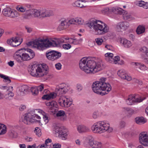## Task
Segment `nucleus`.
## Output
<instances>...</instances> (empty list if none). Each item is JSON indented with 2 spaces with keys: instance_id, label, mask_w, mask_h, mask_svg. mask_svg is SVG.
<instances>
[{
  "instance_id": "nucleus-56",
  "label": "nucleus",
  "mask_w": 148,
  "mask_h": 148,
  "mask_svg": "<svg viewBox=\"0 0 148 148\" xmlns=\"http://www.w3.org/2000/svg\"><path fill=\"white\" fill-rule=\"evenodd\" d=\"M120 60V57L118 56H116L114 58H112V60L114 61L115 64H116V62L119 61Z\"/></svg>"
},
{
  "instance_id": "nucleus-49",
  "label": "nucleus",
  "mask_w": 148,
  "mask_h": 148,
  "mask_svg": "<svg viewBox=\"0 0 148 148\" xmlns=\"http://www.w3.org/2000/svg\"><path fill=\"white\" fill-rule=\"evenodd\" d=\"M123 108L126 111L128 112L130 114H132L134 112V110L130 108L127 107H124Z\"/></svg>"
},
{
  "instance_id": "nucleus-40",
  "label": "nucleus",
  "mask_w": 148,
  "mask_h": 148,
  "mask_svg": "<svg viewBox=\"0 0 148 148\" xmlns=\"http://www.w3.org/2000/svg\"><path fill=\"white\" fill-rule=\"evenodd\" d=\"M106 11H108L109 12H112L115 14H117V11H118V8H112L111 9H109L108 8L106 9Z\"/></svg>"
},
{
  "instance_id": "nucleus-23",
  "label": "nucleus",
  "mask_w": 148,
  "mask_h": 148,
  "mask_svg": "<svg viewBox=\"0 0 148 148\" xmlns=\"http://www.w3.org/2000/svg\"><path fill=\"white\" fill-rule=\"evenodd\" d=\"M86 1L82 0H79L76 1L74 3V6L80 8H83L86 6Z\"/></svg>"
},
{
  "instance_id": "nucleus-13",
  "label": "nucleus",
  "mask_w": 148,
  "mask_h": 148,
  "mask_svg": "<svg viewBox=\"0 0 148 148\" xmlns=\"http://www.w3.org/2000/svg\"><path fill=\"white\" fill-rule=\"evenodd\" d=\"M58 102L60 105L62 107H68L72 104V101L65 97H59Z\"/></svg>"
},
{
  "instance_id": "nucleus-2",
  "label": "nucleus",
  "mask_w": 148,
  "mask_h": 148,
  "mask_svg": "<svg viewBox=\"0 0 148 148\" xmlns=\"http://www.w3.org/2000/svg\"><path fill=\"white\" fill-rule=\"evenodd\" d=\"M40 114L39 109H36L26 114L24 116V118L22 120L23 122L26 124H30L32 123L38 122L41 125L46 124L48 122V117L46 115H43V119L41 120L38 115Z\"/></svg>"
},
{
  "instance_id": "nucleus-34",
  "label": "nucleus",
  "mask_w": 148,
  "mask_h": 148,
  "mask_svg": "<svg viewBox=\"0 0 148 148\" xmlns=\"http://www.w3.org/2000/svg\"><path fill=\"white\" fill-rule=\"evenodd\" d=\"M6 128L5 125L0 123V135L4 134L6 133Z\"/></svg>"
},
{
  "instance_id": "nucleus-16",
  "label": "nucleus",
  "mask_w": 148,
  "mask_h": 148,
  "mask_svg": "<svg viewBox=\"0 0 148 148\" xmlns=\"http://www.w3.org/2000/svg\"><path fill=\"white\" fill-rule=\"evenodd\" d=\"M55 132L59 134V136L62 138V139L65 140L67 136V130L62 127H57L55 129Z\"/></svg>"
},
{
  "instance_id": "nucleus-50",
  "label": "nucleus",
  "mask_w": 148,
  "mask_h": 148,
  "mask_svg": "<svg viewBox=\"0 0 148 148\" xmlns=\"http://www.w3.org/2000/svg\"><path fill=\"white\" fill-rule=\"evenodd\" d=\"M34 9H31L27 10L26 12V14L28 16L33 15Z\"/></svg>"
},
{
  "instance_id": "nucleus-55",
  "label": "nucleus",
  "mask_w": 148,
  "mask_h": 148,
  "mask_svg": "<svg viewBox=\"0 0 148 148\" xmlns=\"http://www.w3.org/2000/svg\"><path fill=\"white\" fill-rule=\"evenodd\" d=\"M1 89L4 90H5L8 92L9 90V87L8 86H3L1 87Z\"/></svg>"
},
{
  "instance_id": "nucleus-44",
  "label": "nucleus",
  "mask_w": 148,
  "mask_h": 148,
  "mask_svg": "<svg viewBox=\"0 0 148 148\" xmlns=\"http://www.w3.org/2000/svg\"><path fill=\"white\" fill-rule=\"evenodd\" d=\"M8 8H4L3 11V14L5 16H9L8 14Z\"/></svg>"
},
{
  "instance_id": "nucleus-5",
  "label": "nucleus",
  "mask_w": 148,
  "mask_h": 148,
  "mask_svg": "<svg viewBox=\"0 0 148 148\" xmlns=\"http://www.w3.org/2000/svg\"><path fill=\"white\" fill-rule=\"evenodd\" d=\"M92 130L95 133H101L105 131L111 132L113 129L110 127L109 124L104 121H99L94 123L92 127Z\"/></svg>"
},
{
  "instance_id": "nucleus-22",
  "label": "nucleus",
  "mask_w": 148,
  "mask_h": 148,
  "mask_svg": "<svg viewBox=\"0 0 148 148\" xmlns=\"http://www.w3.org/2000/svg\"><path fill=\"white\" fill-rule=\"evenodd\" d=\"M120 42L121 44L126 48H129L132 46L131 42L126 39L121 38L120 40Z\"/></svg>"
},
{
  "instance_id": "nucleus-21",
  "label": "nucleus",
  "mask_w": 148,
  "mask_h": 148,
  "mask_svg": "<svg viewBox=\"0 0 148 148\" xmlns=\"http://www.w3.org/2000/svg\"><path fill=\"white\" fill-rule=\"evenodd\" d=\"M131 64L132 66H138L139 69L138 71L140 72H141L143 71L146 70L147 69V67L144 64H141L140 63L132 62L131 63Z\"/></svg>"
},
{
  "instance_id": "nucleus-10",
  "label": "nucleus",
  "mask_w": 148,
  "mask_h": 148,
  "mask_svg": "<svg viewBox=\"0 0 148 148\" xmlns=\"http://www.w3.org/2000/svg\"><path fill=\"white\" fill-rule=\"evenodd\" d=\"M47 58L52 61L56 60L61 56V53L55 50H51L46 53Z\"/></svg>"
},
{
  "instance_id": "nucleus-37",
  "label": "nucleus",
  "mask_w": 148,
  "mask_h": 148,
  "mask_svg": "<svg viewBox=\"0 0 148 148\" xmlns=\"http://www.w3.org/2000/svg\"><path fill=\"white\" fill-rule=\"evenodd\" d=\"M123 16V18L124 20H127L131 18V16L126 11L124 12Z\"/></svg>"
},
{
  "instance_id": "nucleus-39",
  "label": "nucleus",
  "mask_w": 148,
  "mask_h": 148,
  "mask_svg": "<svg viewBox=\"0 0 148 148\" xmlns=\"http://www.w3.org/2000/svg\"><path fill=\"white\" fill-rule=\"evenodd\" d=\"M16 10L19 12H23L26 10V8L22 6L19 5L16 6Z\"/></svg>"
},
{
  "instance_id": "nucleus-27",
  "label": "nucleus",
  "mask_w": 148,
  "mask_h": 148,
  "mask_svg": "<svg viewBox=\"0 0 148 148\" xmlns=\"http://www.w3.org/2000/svg\"><path fill=\"white\" fill-rule=\"evenodd\" d=\"M18 39H16V37H12L10 39V45L13 47H16L20 45L21 43V42L19 44H16L18 42Z\"/></svg>"
},
{
  "instance_id": "nucleus-58",
  "label": "nucleus",
  "mask_w": 148,
  "mask_h": 148,
  "mask_svg": "<svg viewBox=\"0 0 148 148\" xmlns=\"http://www.w3.org/2000/svg\"><path fill=\"white\" fill-rule=\"evenodd\" d=\"M56 68L58 70H60L61 68L62 65L60 63H58L55 65Z\"/></svg>"
},
{
  "instance_id": "nucleus-32",
  "label": "nucleus",
  "mask_w": 148,
  "mask_h": 148,
  "mask_svg": "<svg viewBox=\"0 0 148 148\" xmlns=\"http://www.w3.org/2000/svg\"><path fill=\"white\" fill-rule=\"evenodd\" d=\"M138 6L147 9L148 8V3L145 2L143 1H140L138 3Z\"/></svg>"
},
{
  "instance_id": "nucleus-63",
  "label": "nucleus",
  "mask_w": 148,
  "mask_h": 148,
  "mask_svg": "<svg viewBox=\"0 0 148 148\" xmlns=\"http://www.w3.org/2000/svg\"><path fill=\"white\" fill-rule=\"evenodd\" d=\"M135 81L136 83H138L139 85H142L143 84L141 80L138 79H136Z\"/></svg>"
},
{
  "instance_id": "nucleus-11",
  "label": "nucleus",
  "mask_w": 148,
  "mask_h": 148,
  "mask_svg": "<svg viewBox=\"0 0 148 148\" xmlns=\"http://www.w3.org/2000/svg\"><path fill=\"white\" fill-rule=\"evenodd\" d=\"M87 140L89 145L92 148H101L102 144L101 142L94 140L93 138L91 136L87 137Z\"/></svg>"
},
{
  "instance_id": "nucleus-4",
  "label": "nucleus",
  "mask_w": 148,
  "mask_h": 148,
  "mask_svg": "<svg viewBox=\"0 0 148 148\" xmlns=\"http://www.w3.org/2000/svg\"><path fill=\"white\" fill-rule=\"evenodd\" d=\"M88 26L92 28L95 30L94 33L97 35H102L108 32L109 27L105 23L98 20H92L87 23Z\"/></svg>"
},
{
  "instance_id": "nucleus-18",
  "label": "nucleus",
  "mask_w": 148,
  "mask_h": 148,
  "mask_svg": "<svg viewBox=\"0 0 148 148\" xmlns=\"http://www.w3.org/2000/svg\"><path fill=\"white\" fill-rule=\"evenodd\" d=\"M18 88L17 93L20 96H23L26 94L29 90V87L26 85L20 86L18 87Z\"/></svg>"
},
{
  "instance_id": "nucleus-61",
  "label": "nucleus",
  "mask_w": 148,
  "mask_h": 148,
  "mask_svg": "<svg viewBox=\"0 0 148 148\" xmlns=\"http://www.w3.org/2000/svg\"><path fill=\"white\" fill-rule=\"evenodd\" d=\"M53 146L54 148H60L61 147V145L59 143H57L53 145Z\"/></svg>"
},
{
  "instance_id": "nucleus-64",
  "label": "nucleus",
  "mask_w": 148,
  "mask_h": 148,
  "mask_svg": "<svg viewBox=\"0 0 148 148\" xmlns=\"http://www.w3.org/2000/svg\"><path fill=\"white\" fill-rule=\"evenodd\" d=\"M26 108V106L25 105L21 106L19 108V109L21 111H23Z\"/></svg>"
},
{
  "instance_id": "nucleus-35",
  "label": "nucleus",
  "mask_w": 148,
  "mask_h": 148,
  "mask_svg": "<svg viewBox=\"0 0 148 148\" xmlns=\"http://www.w3.org/2000/svg\"><path fill=\"white\" fill-rule=\"evenodd\" d=\"M65 114V113L64 111L63 110H60L58 111L56 114V116L57 117H62L61 119L62 120H64V116Z\"/></svg>"
},
{
  "instance_id": "nucleus-51",
  "label": "nucleus",
  "mask_w": 148,
  "mask_h": 148,
  "mask_svg": "<svg viewBox=\"0 0 148 148\" xmlns=\"http://www.w3.org/2000/svg\"><path fill=\"white\" fill-rule=\"evenodd\" d=\"M27 53H29V56H32V53L34 54V56H32L33 58L35 56V54L34 52L32 50V49L27 48Z\"/></svg>"
},
{
  "instance_id": "nucleus-6",
  "label": "nucleus",
  "mask_w": 148,
  "mask_h": 148,
  "mask_svg": "<svg viewBox=\"0 0 148 148\" xmlns=\"http://www.w3.org/2000/svg\"><path fill=\"white\" fill-rule=\"evenodd\" d=\"M29 53L27 52L26 49L25 48H22L18 50L14 54V57L16 60L18 62H22V61L29 60L33 58L34 54L32 56H29Z\"/></svg>"
},
{
  "instance_id": "nucleus-20",
  "label": "nucleus",
  "mask_w": 148,
  "mask_h": 148,
  "mask_svg": "<svg viewBox=\"0 0 148 148\" xmlns=\"http://www.w3.org/2000/svg\"><path fill=\"white\" fill-rule=\"evenodd\" d=\"M117 74L122 79H126L127 81H130L131 80V77L128 76L124 70H119L117 72Z\"/></svg>"
},
{
  "instance_id": "nucleus-36",
  "label": "nucleus",
  "mask_w": 148,
  "mask_h": 148,
  "mask_svg": "<svg viewBox=\"0 0 148 148\" xmlns=\"http://www.w3.org/2000/svg\"><path fill=\"white\" fill-rule=\"evenodd\" d=\"M33 10V16L34 17H36L40 16V18L41 17V11H40L39 10L35 9H34Z\"/></svg>"
},
{
  "instance_id": "nucleus-48",
  "label": "nucleus",
  "mask_w": 148,
  "mask_h": 148,
  "mask_svg": "<svg viewBox=\"0 0 148 148\" xmlns=\"http://www.w3.org/2000/svg\"><path fill=\"white\" fill-rule=\"evenodd\" d=\"M77 90L79 92L82 90L83 89V87L82 85L79 84H78L76 86Z\"/></svg>"
},
{
  "instance_id": "nucleus-28",
  "label": "nucleus",
  "mask_w": 148,
  "mask_h": 148,
  "mask_svg": "<svg viewBox=\"0 0 148 148\" xmlns=\"http://www.w3.org/2000/svg\"><path fill=\"white\" fill-rule=\"evenodd\" d=\"M56 97L54 92L50 93L49 94L44 95L42 97L43 99L49 100L51 99H53Z\"/></svg>"
},
{
  "instance_id": "nucleus-45",
  "label": "nucleus",
  "mask_w": 148,
  "mask_h": 148,
  "mask_svg": "<svg viewBox=\"0 0 148 148\" xmlns=\"http://www.w3.org/2000/svg\"><path fill=\"white\" fill-rule=\"evenodd\" d=\"M76 18H72L69 20L68 21V24H75L76 23Z\"/></svg>"
},
{
  "instance_id": "nucleus-3",
  "label": "nucleus",
  "mask_w": 148,
  "mask_h": 148,
  "mask_svg": "<svg viewBox=\"0 0 148 148\" xmlns=\"http://www.w3.org/2000/svg\"><path fill=\"white\" fill-rule=\"evenodd\" d=\"M106 78L102 77L99 81L93 83L92 88L93 91L95 93L102 96L108 94L112 89L110 85L106 82Z\"/></svg>"
},
{
  "instance_id": "nucleus-47",
  "label": "nucleus",
  "mask_w": 148,
  "mask_h": 148,
  "mask_svg": "<svg viewBox=\"0 0 148 148\" xmlns=\"http://www.w3.org/2000/svg\"><path fill=\"white\" fill-rule=\"evenodd\" d=\"M69 42L71 44H76L78 43L76 39L71 38H70Z\"/></svg>"
},
{
  "instance_id": "nucleus-25",
  "label": "nucleus",
  "mask_w": 148,
  "mask_h": 148,
  "mask_svg": "<svg viewBox=\"0 0 148 148\" xmlns=\"http://www.w3.org/2000/svg\"><path fill=\"white\" fill-rule=\"evenodd\" d=\"M77 129L79 133L87 132L89 130L88 127L83 125H79L77 126Z\"/></svg>"
},
{
  "instance_id": "nucleus-1",
  "label": "nucleus",
  "mask_w": 148,
  "mask_h": 148,
  "mask_svg": "<svg viewBox=\"0 0 148 148\" xmlns=\"http://www.w3.org/2000/svg\"><path fill=\"white\" fill-rule=\"evenodd\" d=\"M88 59L87 57H84L80 61L79 66L81 69L87 73H93L101 69L103 64L101 60L95 59Z\"/></svg>"
},
{
  "instance_id": "nucleus-38",
  "label": "nucleus",
  "mask_w": 148,
  "mask_h": 148,
  "mask_svg": "<svg viewBox=\"0 0 148 148\" xmlns=\"http://www.w3.org/2000/svg\"><path fill=\"white\" fill-rule=\"evenodd\" d=\"M17 136V133L14 130H11L10 132V137L12 138H16Z\"/></svg>"
},
{
  "instance_id": "nucleus-52",
  "label": "nucleus",
  "mask_w": 148,
  "mask_h": 148,
  "mask_svg": "<svg viewBox=\"0 0 148 148\" xmlns=\"http://www.w3.org/2000/svg\"><path fill=\"white\" fill-rule=\"evenodd\" d=\"M71 47V45L69 44H64L63 45V47L65 49H70Z\"/></svg>"
},
{
  "instance_id": "nucleus-15",
  "label": "nucleus",
  "mask_w": 148,
  "mask_h": 148,
  "mask_svg": "<svg viewBox=\"0 0 148 148\" xmlns=\"http://www.w3.org/2000/svg\"><path fill=\"white\" fill-rule=\"evenodd\" d=\"M139 137L140 143L144 146L148 147V134L146 132H142Z\"/></svg>"
},
{
  "instance_id": "nucleus-7",
  "label": "nucleus",
  "mask_w": 148,
  "mask_h": 148,
  "mask_svg": "<svg viewBox=\"0 0 148 148\" xmlns=\"http://www.w3.org/2000/svg\"><path fill=\"white\" fill-rule=\"evenodd\" d=\"M42 68L36 64L32 65L29 68L28 71L30 72L31 75L36 77H40L46 75L48 71L42 67Z\"/></svg>"
},
{
  "instance_id": "nucleus-9",
  "label": "nucleus",
  "mask_w": 148,
  "mask_h": 148,
  "mask_svg": "<svg viewBox=\"0 0 148 148\" xmlns=\"http://www.w3.org/2000/svg\"><path fill=\"white\" fill-rule=\"evenodd\" d=\"M46 49L51 46L56 47L60 43L64 42V40L63 38H50L45 39Z\"/></svg>"
},
{
  "instance_id": "nucleus-59",
  "label": "nucleus",
  "mask_w": 148,
  "mask_h": 148,
  "mask_svg": "<svg viewBox=\"0 0 148 148\" xmlns=\"http://www.w3.org/2000/svg\"><path fill=\"white\" fill-rule=\"evenodd\" d=\"M147 49L146 47H143L140 49V50L142 52L144 53L147 52Z\"/></svg>"
},
{
  "instance_id": "nucleus-14",
  "label": "nucleus",
  "mask_w": 148,
  "mask_h": 148,
  "mask_svg": "<svg viewBox=\"0 0 148 148\" xmlns=\"http://www.w3.org/2000/svg\"><path fill=\"white\" fill-rule=\"evenodd\" d=\"M62 84L60 86L56 87L55 93V95L56 96H58L59 97H63L62 96L63 94H65L68 91V90L66 86H62Z\"/></svg>"
},
{
  "instance_id": "nucleus-42",
  "label": "nucleus",
  "mask_w": 148,
  "mask_h": 148,
  "mask_svg": "<svg viewBox=\"0 0 148 148\" xmlns=\"http://www.w3.org/2000/svg\"><path fill=\"white\" fill-rule=\"evenodd\" d=\"M95 41L96 43L99 45H101L103 42V39L100 38H97L95 39Z\"/></svg>"
},
{
  "instance_id": "nucleus-54",
  "label": "nucleus",
  "mask_w": 148,
  "mask_h": 148,
  "mask_svg": "<svg viewBox=\"0 0 148 148\" xmlns=\"http://www.w3.org/2000/svg\"><path fill=\"white\" fill-rule=\"evenodd\" d=\"M126 123L123 121H121L119 124L120 127L121 128H124L125 126Z\"/></svg>"
},
{
  "instance_id": "nucleus-62",
  "label": "nucleus",
  "mask_w": 148,
  "mask_h": 148,
  "mask_svg": "<svg viewBox=\"0 0 148 148\" xmlns=\"http://www.w3.org/2000/svg\"><path fill=\"white\" fill-rule=\"evenodd\" d=\"M124 10L120 8H118V11H117V14H121L123 13Z\"/></svg>"
},
{
  "instance_id": "nucleus-19",
  "label": "nucleus",
  "mask_w": 148,
  "mask_h": 148,
  "mask_svg": "<svg viewBox=\"0 0 148 148\" xmlns=\"http://www.w3.org/2000/svg\"><path fill=\"white\" fill-rule=\"evenodd\" d=\"M46 105L49 107L51 110H52L51 112L53 114L55 113L56 110H57L58 106L57 102L55 101H52L46 102Z\"/></svg>"
},
{
  "instance_id": "nucleus-29",
  "label": "nucleus",
  "mask_w": 148,
  "mask_h": 148,
  "mask_svg": "<svg viewBox=\"0 0 148 148\" xmlns=\"http://www.w3.org/2000/svg\"><path fill=\"white\" fill-rule=\"evenodd\" d=\"M135 120L136 123L138 124H144L146 122V121L143 117H137L135 119Z\"/></svg>"
},
{
  "instance_id": "nucleus-46",
  "label": "nucleus",
  "mask_w": 148,
  "mask_h": 148,
  "mask_svg": "<svg viewBox=\"0 0 148 148\" xmlns=\"http://www.w3.org/2000/svg\"><path fill=\"white\" fill-rule=\"evenodd\" d=\"M76 23H77L79 25H82L84 22V20L81 18H76Z\"/></svg>"
},
{
  "instance_id": "nucleus-43",
  "label": "nucleus",
  "mask_w": 148,
  "mask_h": 148,
  "mask_svg": "<svg viewBox=\"0 0 148 148\" xmlns=\"http://www.w3.org/2000/svg\"><path fill=\"white\" fill-rule=\"evenodd\" d=\"M39 128L36 127L35 128L34 130V132L36 133V135L38 136H40L41 135V130L40 129H38Z\"/></svg>"
},
{
  "instance_id": "nucleus-24",
  "label": "nucleus",
  "mask_w": 148,
  "mask_h": 148,
  "mask_svg": "<svg viewBox=\"0 0 148 148\" xmlns=\"http://www.w3.org/2000/svg\"><path fill=\"white\" fill-rule=\"evenodd\" d=\"M53 14L52 11L49 10L41 11V17H49Z\"/></svg>"
},
{
  "instance_id": "nucleus-31",
  "label": "nucleus",
  "mask_w": 148,
  "mask_h": 148,
  "mask_svg": "<svg viewBox=\"0 0 148 148\" xmlns=\"http://www.w3.org/2000/svg\"><path fill=\"white\" fill-rule=\"evenodd\" d=\"M11 9V12L10 14V17L11 18H14L18 17L19 16L18 12L16 10Z\"/></svg>"
},
{
  "instance_id": "nucleus-17",
  "label": "nucleus",
  "mask_w": 148,
  "mask_h": 148,
  "mask_svg": "<svg viewBox=\"0 0 148 148\" xmlns=\"http://www.w3.org/2000/svg\"><path fill=\"white\" fill-rule=\"evenodd\" d=\"M130 26L129 23L127 21H122L119 23L117 25L118 32H123L127 29Z\"/></svg>"
},
{
  "instance_id": "nucleus-60",
  "label": "nucleus",
  "mask_w": 148,
  "mask_h": 148,
  "mask_svg": "<svg viewBox=\"0 0 148 148\" xmlns=\"http://www.w3.org/2000/svg\"><path fill=\"white\" fill-rule=\"evenodd\" d=\"M38 90L41 91L44 89V85L42 84L39 86H38L36 87Z\"/></svg>"
},
{
  "instance_id": "nucleus-8",
  "label": "nucleus",
  "mask_w": 148,
  "mask_h": 148,
  "mask_svg": "<svg viewBox=\"0 0 148 148\" xmlns=\"http://www.w3.org/2000/svg\"><path fill=\"white\" fill-rule=\"evenodd\" d=\"M28 46H33L37 47L38 49L43 51L46 49L45 39L36 40L33 41H30L27 43Z\"/></svg>"
},
{
  "instance_id": "nucleus-30",
  "label": "nucleus",
  "mask_w": 148,
  "mask_h": 148,
  "mask_svg": "<svg viewBox=\"0 0 148 148\" xmlns=\"http://www.w3.org/2000/svg\"><path fill=\"white\" fill-rule=\"evenodd\" d=\"M145 30L144 27L140 25L137 27L136 32L137 34H140L144 32Z\"/></svg>"
},
{
  "instance_id": "nucleus-41",
  "label": "nucleus",
  "mask_w": 148,
  "mask_h": 148,
  "mask_svg": "<svg viewBox=\"0 0 148 148\" xmlns=\"http://www.w3.org/2000/svg\"><path fill=\"white\" fill-rule=\"evenodd\" d=\"M31 90L33 95H36L38 93V90L36 87H32L31 88Z\"/></svg>"
},
{
  "instance_id": "nucleus-57",
  "label": "nucleus",
  "mask_w": 148,
  "mask_h": 148,
  "mask_svg": "<svg viewBox=\"0 0 148 148\" xmlns=\"http://www.w3.org/2000/svg\"><path fill=\"white\" fill-rule=\"evenodd\" d=\"M98 115V112L97 111H96L93 112L92 116L94 119H96Z\"/></svg>"
},
{
  "instance_id": "nucleus-33",
  "label": "nucleus",
  "mask_w": 148,
  "mask_h": 148,
  "mask_svg": "<svg viewBox=\"0 0 148 148\" xmlns=\"http://www.w3.org/2000/svg\"><path fill=\"white\" fill-rule=\"evenodd\" d=\"M113 56V54L111 53H107L105 54V56L106 57V59L109 62L111 63L112 61V60Z\"/></svg>"
},
{
  "instance_id": "nucleus-53",
  "label": "nucleus",
  "mask_w": 148,
  "mask_h": 148,
  "mask_svg": "<svg viewBox=\"0 0 148 148\" xmlns=\"http://www.w3.org/2000/svg\"><path fill=\"white\" fill-rule=\"evenodd\" d=\"M0 77L5 80L9 81V77L3 74H0Z\"/></svg>"
},
{
  "instance_id": "nucleus-12",
  "label": "nucleus",
  "mask_w": 148,
  "mask_h": 148,
  "mask_svg": "<svg viewBox=\"0 0 148 148\" xmlns=\"http://www.w3.org/2000/svg\"><path fill=\"white\" fill-rule=\"evenodd\" d=\"M145 98V97H141L136 98L135 96L130 95L129 96L128 99L126 100V102L128 105H131L134 104L135 103L140 102Z\"/></svg>"
},
{
  "instance_id": "nucleus-26",
  "label": "nucleus",
  "mask_w": 148,
  "mask_h": 148,
  "mask_svg": "<svg viewBox=\"0 0 148 148\" xmlns=\"http://www.w3.org/2000/svg\"><path fill=\"white\" fill-rule=\"evenodd\" d=\"M69 26L68 22L66 20L62 21L59 25L58 29L59 30H61L66 28Z\"/></svg>"
}]
</instances>
